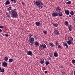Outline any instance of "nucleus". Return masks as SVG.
Masks as SVG:
<instances>
[{
  "label": "nucleus",
  "instance_id": "nucleus-1",
  "mask_svg": "<svg viewBox=\"0 0 75 75\" xmlns=\"http://www.w3.org/2000/svg\"><path fill=\"white\" fill-rule=\"evenodd\" d=\"M11 17L12 18H17L18 17V14L17 12L15 11L14 10L11 11Z\"/></svg>",
  "mask_w": 75,
  "mask_h": 75
},
{
  "label": "nucleus",
  "instance_id": "nucleus-2",
  "mask_svg": "<svg viewBox=\"0 0 75 75\" xmlns=\"http://www.w3.org/2000/svg\"><path fill=\"white\" fill-rule=\"evenodd\" d=\"M35 4L36 5H40V4H42V5H44V3H42V2H41L40 1H35Z\"/></svg>",
  "mask_w": 75,
  "mask_h": 75
},
{
  "label": "nucleus",
  "instance_id": "nucleus-3",
  "mask_svg": "<svg viewBox=\"0 0 75 75\" xmlns=\"http://www.w3.org/2000/svg\"><path fill=\"white\" fill-rule=\"evenodd\" d=\"M54 33L55 34L57 35H59V31H58V30H55L54 31Z\"/></svg>",
  "mask_w": 75,
  "mask_h": 75
},
{
  "label": "nucleus",
  "instance_id": "nucleus-4",
  "mask_svg": "<svg viewBox=\"0 0 75 75\" xmlns=\"http://www.w3.org/2000/svg\"><path fill=\"white\" fill-rule=\"evenodd\" d=\"M25 51L26 52H27L28 55L31 56V55H32V52H31V51H29L28 52L27 51Z\"/></svg>",
  "mask_w": 75,
  "mask_h": 75
},
{
  "label": "nucleus",
  "instance_id": "nucleus-5",
  "mask_svg": "<svg viewBox=\"0 0 75 75\" xmlns=\"http://www.w3.org/2000/svg\"><path fill=\"white\" fill-rule=\"evenodd\" d=\"M52 16L53 17H56L57 16H58V14L57 13L53 12L52 14Z\"/></svg>",
  "mask_w": 75,
  "mask_h": 75
},
{
  "label": "nucleus",
  "instance_id": "nucleus-6",
  "mask_svg": "<svg viewBox=\"0 0 75 75\" xmlns=\"http://www.w3.org/2000/svg\"><path fill=\"white\" fill-rule=\"evenodd\" d=\"M2 66L4 67H7V63L6 62H4L2 64Z\"/></svg>",
  "mask_w": 75,
  "mask_h": 75
},
{
  "label": "nucleus",
  "instance_id": "nucleus-7",
  "mask_svg": "<svg viewBox=\"0 0 75 75\" xmlns=\"http://www.w3.org/2000/svg\"><path fill=\"white\" fill-rule=\"evenodd\" d=\"M41 47L42 49H45L46 48V45L44 44H43L41 45Z\"/></svg>",
  "mask_w": 75,
  "mask_h": 75
},
{
  "label": "nucleus",
  "instance_id": "nucleus-8",
  "mask_svg": "<svg viewBox=\"0 0 75 75\" xmlns=\"http://www.w3.org/2000/svg\"><path fill=\"white\" fill-rule=\"evenodd\" d=\"M34 41V38H31L30 40H29V41L31 44L32 43V42H33Z\"/></svg>",
  "mask_w": 75,
  "mask_h": 75
},
{
  "label": "nucleus",
  "instance_id": "nucleus-9",
  "mask_svg": "<svg viewBox=\"0 0 75 75\" xmlns=\"http://www.w3.org/2000/svg\"><path fill=\"white\" fill-rule=\"evenodd\" d=\"M65 13L67 16H68L69 15V11L68 10H65L64 11Z\"/></svg>",
  "mask_w": 75,
  "mask_h": 75
},
{
  "label": "nucleus",
  "instance_id": "nucleus-10",
  "mask_svg": "<svg viewBox=\"0 0 75 75\" xmlns=\"http://www.w3.org/2000/svg\"><path fill=\"white\" fill-rule=\"evenodd\" d=\"M58 16H59V17H62V16H63V14H62V13L61 12L58 13Z\"/></svg>",
  "mask_w": 75,
  "mask_h": 75
},
{
  "label": "nucleus",
  "instance_id": "nucleus-11",
  "mask_svg": "<svg viewBox=\"0 0 75 75\" xmlns=\"http://www.w3.org/2000/svg\"><path fill=\"white\" fill-rule=\"evenodd\" d=\"M68 40H71V41H73L74 39L72 38V37H69L68 38Z\"/></svg>",
  "mask_w": 75,
  "mask_h": 75
},
{
  "label": "nucleus",
  "instance_id": "nucleus-12",
  "mask_svg": "<svg viewBox=\"0 0 75 75\" xmlns=\"http://www.w3.org/2000/svg\"><path fill=\"white\" fill-rule=\"evenodd\" d=\"M61 10V8L57 7L56 9V11H57V12H59Z\"/></svg>",
  "mask_w": 75,
  "mask_h": 75
},
{
  "label": "nucleus",
  "instance_id": "nucleus-13",
  "mask_svg": "<svg viewBox=\"0 0 75 75\" xmlns=\"http://www.w3.org/2000/svg\"><path fill=\"white\" fill-rule=\"evenodd\" d=\"M72 41H71V40H69L67 42V43L69 44V45H70L72 44Z\"/></svg>",
  "mask_w": 75,
  "mask_h": 75
},
{
  "label": "nucleus",
  "instance_id": "nucleus-14",
  "mask_svg": "<svg viewBox=\"0 0 75 75\" xmlns=\"http://www.w3.org/2000/svg\"><path fill=\"white\" fill-rule=\"evenodd\" d=\"M10 1L8 0H7L5 3V4L6 5H8V4H10Z\"/></svg>",
  "mask_w": 75,
  "mask_h": 75
},
{
  "label": "nucleus",
  "instance_id": "nucleus-15",
  "mask_svg": "<svg viewBox=\"0 0 75 75\" xmlns=\"http://www.w3.org/2000/svg\"><path fill=\"white\" fill-rule=\"evenodd\" d=\"M35 24L37 26H39L40 25V23L39 22H36L35 23Z\"/></svg>",
  "mask_w": 75,
  "mask_h": 75
},
{
  "label": "nucleus",
  "instance_id": "nucleus-16",
  "mask_svg": "<svg viewBox=\"0 0 75 75\" xmlns=\"http://www.w3.org/2000/svg\"><path fill=\"white\" fill-rule=\"evenodd\" d=\"M36 6H38V8H42V6L41 4H40V5H36Z\"/></svg>",
  "mask_w": 75,
  "mask_h": 75
},
{
  "label": "nucleus",
  "instance_id": "nucleus-17",
  "mask_svg": "<svg viewBox=\"0 0 75 75\" xmlns=\"http://www.w3.org/2000/svg\"><path fill=\"white\" fill-rule=\"evenodd\" d=\"M54 57H57L58 56V53L57 52H55L54 54Z\"/></svg>",
  "mask_w": 75,
  "mask_h": 75
},
{
  "label": "nucleus",
  "instance_id": "nucleus-18",
  "mask_svg": "<svg viewBox=\"0 0 75 75\" xmlns=\"http://www.w3.org/2000/svg\"><path fill=\"white\" fill-rule=\"evenodd\" d=\"M13 61V59H12L11 58L9 59V61L10 62H12Z\"/></svg>",
  "mask_w": 75,
  "mask_h": 75
},
{
  "label": "nucleus",
  "instance_id": "nucleus-19",
  "mask_svg": "<svg viewBox=\"0 0 75 75\" xmlns=\"http://www.w3.org/2000/svg\"><path fill=\"white\" fill-rule=\"evenodd\" d=\"M65 47L66 49H67L68 48V45L67 44L66 45H65Z\"/></svg>",
  "mask_w": 75,
  "mask_h": 75
},
{
  "label": "nucleus",
  "instance_id": "nucleus-20",
  "mask_svg": "<svg viewBox=\"0 0 75 75\" xmlns=\"http://www.w3.org/2000/svg\"><path fill=\"white\" fill-rule=\"evenodd\" d=\"M67 45V43H66V42H64L63 43V45L64 46V47H65V46Z\"/></svg>",
  "mask_w": 75,
  "mask_h": 75
},
{
  "label": "nucleus",
  "instance_id": "nucleus-21",
  "mask_svg": "<svg viewBox=\"0 0 75 75\" xmlns=\"http://www.w3.org/2000/svg\"><path fill=\"white\" fill-rule=\"evenodd\" d=\"M11 7H10L8 8V11H10L11 10Z\"/></svg>",
  "mask_w": 75,
  "mask_h": 75
},
{
  "label": "nucleus",
  "instance_id": "nucleus-22",
  "mask_svg": "<svg viewBox=\"0 0 75 75\" xmlns=\"http://www.w3.org/2000/svg\"><path fill=\"white\" fill-rule=\"evenodd\" d=\"M68 22L67 21H65V24L66 25H68Z\"/></svg>",
  "mask_w": 75,
  "mask_h": 75
},
{
  "label": "nucleus",
  "instance_id": "nucleus-23",
  "mask_svg": "<svg viewBox=\"0 0 75 75\" xmlns=\"http://www.w3.org/2000/svg\"><path fill=\"white\" fill-rule=\"evenodd\" d=\"M4 60L5 61H7L8 60V57H5L4 58Z\"/></svg>",
  "mask_w": 75,
  "mask_h": 75
},
{
  "label": "nucleus",
  "instance_id": "nucleus-24",
  "mask_svg": "<svg viewBox=\"0 0 75 75\" xmlns=\"http://www.w3.org/2000/svg\"><path fill=\"white\" fill-rule=\"evenodd\" d=\"M49 45L51 47H53L54 46V44L53 43H50V45Z\"/></svg>",
  "mask_w": 75,
  "mask_h": 75
},
{
  "label": "nucleus",
  "instance_id": "nucleus-25",
  "mask_svg": "<svg viewBox=\"0 0 75 75\" xmlns=\"http://www.w3.org/2000/svg\"><path fill=\"white\" fill-rule=\"evenodd\" d=\"M1 70V72H4V69H2Z\"/></svg>",
  "mask_w": 75,
  "mask_h": 75
},
{
  "label": "nucleus",
  "instance_id": "nucleus-26",
  "mask_svg": "<svg viewBox=\"0 0 75 75\" xmlns=\"http://www.w3.org/2000/svg\"><path fill=\"white\" fill-rule=\"evenodd\" d=\"M58 48L60 49H62V46H60V45H59L58 46Z\"/></svg>",
  "mask_w": 75,
  "mask_h": 75
},
{
  "label": "nucleus",
  "instance_id": "nucleus-27",
  "mask_svg": "<svg viewBox=\"0 0 75 75\" xmlns=\"http://www.w3.org/2000/svg\"><path fill=\"white\" fill-rule=\"evenodd\" d=\"M40 63L41 64H44V61H42V60H41L40 62Z\"/></svg>",
  "mask_w": 75,
  "mask_h": 75
},
{
  "label": "nucleus",
  "instance_id": "nucleus-28",
  "mask_svg": "<svg viewBox=\"0 0 75 75\" xmlns=\"http://www.w3.org/2000/svg\"><path fill=\"white\" fill-rule=\"evenodd\" d=\"M54 25L55 27H58V24L57 23H55Z\"/></svg>",
  "mask_w": 75,
  "mask_h": 75
},
{
  "label": "nucleus",
  "instance_id": "nucleus-29",
  "mask_svg": "<svg viewBox=\"0 0 75 75\" xmlns=\"http://www.w3.org/2000/svg\"><path fill=\"white\" fill-rule=\"evenodd\" d=\"M70 14L71 15H73V14H74V12L73 11H71Z\"/></svg>",
  "mask_w": 75,
  "mask_h": 75
},
{
  "label": "nucleus",
  "instance_id": "nucleus-30",
  "mask_svg": "<svg viewBox=\"0 0 75 75\" xmlns=\"http://www.w3.org/2000/svg\"><path fill=\"white\" fill-rule=\"evenodd\" d=\"M10 14H8L7 15V17H8V18H10L11 16H10Z\"/></svg>",
  "mask_w": 75,
  "mask_h": 75
},
{
  "label": "nucleus",
  "instance_id": "nucleus-31",
  "mask_svg": "<svg viewBox=\"0 0 75 75\" xmlns=\"http://www.w3.org/2000/svg\"><path fill=\"white\" fill-rule=\"evenodd\" d=\"M45 64L46 65H48V64H49V62L48 61L46 62Z\"/></svg>",
  "mask_w": 75,
  "mask_h": 75
},
{
  "label": "nucleus",
  "instance_id": "nucleus-32",
  "mask_svg": "<svg viewBox=\"0 0 75 75\" xmlns=\"http://www.w3.org/2000/svg\"><path fill=\"white\" fill-rule=\"evenodd\" d=\"M71 3V1H69L67 2L68 4H70Z\"/></svg>",
  "mask_w": 75,
  "mask_h": 75
},
{
  "label": "nucleus",
  "instance_id": "nucleus-33",
  "mask_svg": "<svg viewBox=\"0 0 75 75\" xmlns=\"http://www.w3.org/2000/svg\"><path fill=\"white\" fill-rule=\"evenodd\" d=\"M72 62L73 64H75V59H73L72 60Z\"/></svg>",
  "mask_w": 75,
  "mask_h": 75
},
{
  "label": "nucleus",
  "instance_id": "nucleus-34",
  "mask_svg": "<svg viewBox=\"0 0 75 75\" xmlns=\"http://www.w3.org/2000/svg\"><path fill=\"white\" fill-rule=\"evenodd\" d=\"M28 37L29 38H31V37H32V35H31V34L29 35Z\"/></svg>",
  "mask_w": 75,
  "mask_h": 75
},
{
  "label": "nucleus",
  "instance_id": "nucleus-35",
  "mask_svg": "<svg viewBox=\"0 0 75 75\" xmlns=\"http://www.w3.org/2000/svg\"><path fill=\"white\" fill-rule=\"evenodd\" d=\"M55 44L56 45L58 44V41H56Z\"/></svg>",
  "mask_w": 75,
  "mask_h": 75
},
{
  "label": "nucleus",
  "instance_id": "nucleus-36",
  "mask_svg": "<svg viewBox=\"0 0 75 75\" xmlns=\"http://www.w3.org/2000/svg\"><path fill=\"white\" fill-rule=\"evenodd\" d=\"M32 45H33V46H34V42H32V43H31Z\"/></svg>",
  "mask_w": 75,
  "mask_h": 75
},
{
  "label": "nucleus",
  "instance_id": "nucleus-37",
  "mask_svg": "<svg viewBox=\"0 0 75 75\" xmlns=\"http://www.w3.org/2000/svg\"><path fill=\"white\" fill-rule=\"evenodd\" d=\"M69 31H72V29H71V28H69Z\"/></svg>",
  "mask_w": 75,
  "mask_h": 75
},
{
  "label": "nucleus",
  "instance_id": "nucleus-38",
  "mask_svg": "<svg viewBox=\"0 0 75 75\" xmlns=\"http://www.w3.org/2000/svg\"><path fill=\"white\" fill-rule=\"evenodd\" d=\"M35 45H36V46H37V45H38V42H35Z\"/></svg>",
  "mask_w": 75,
  "mask_h": 75
},
{
  "label": "nucleus",
  "instance_id": "nucleus-39",
  "mask_svg": "<svg viewBox=\"0 0 75 75\" xmlns=\"http://www.w3.org/2000/svg\"><path fill=\"white\" fill-rule=\"evenodd\" d=\"M4 28V26H0V28Z\"/></svg>",
  "mask_w": 75,
  "mask_h": 75
},
{
  "label": "nucleus",
  "instance_id": "nucleus-40",
  "mask_svg": "<svg viewBox=\"0 0 75 75\" xmlns=\"http://www.w3.org/2000/svg\"><path fill=\"white\" fill-rule=\"evenodd\" d=\"M48 59L50 61H51V58L50 57H49L48 58Z\"/></svg>",
  "mask_w": 75,
  "mask_h": 75
},
{
  "label": "nucleus",
  "instance_id": "nucleus-41",
  "mask_svg": "<svg viewBox=\"0 0 75 75\" xmlns=\"http://www.w3.org/2000/svg\"><path fill=\"white\" fill-rule=\"evenodd\" d=\"M13 2L14 3H16L17 2V0H13Z\"/></svg>",
  "mask_w": 75,
  "mask_h": 75
},
{
  "label": "nucleus",
  "instance_id": "nucleus-42",
  "mask_svg": "<svg viewBox=\"0 0 75 75\" xmlns=\"http://www.w3.org/2000/svg\"><path fill=\"white\" fill-rule=\"evenodd\" d=\"M34 38H35L36 39H37V37L36 35H35L34 36Z\"/></svg>",
  "mask_w": 75,
  "mask_h": 75
},
{
  "label": "nucleus",
  "instance_id": "nucleus-43",
  "mask_svg": "<svg viewBox=\"0 0 75 75\" xmlns=\"http://www.w3.org/2000/svg\"><path fill=\"white\" fill-rule=\"evenodd\" d=\"M5 36L6 37H8V34H5Z\"/></svg>",
  "mask_w": 75,
  "mask_h": 75
},
{
  "label": "nucleus",
  "instance_id": "nucleus-44",
  "mask_svg": "<svg viewBox=\"0 0 75 75\" xmlns=\"http://www.w3.org/2000/svg\"><path fill=\"white\" fill-rule=\"evenodd\" d=\"M44 33H45V34H47V31H45L44 32Z\"/></svg>",
  "mask_w": 75,
  "mask_h": 75
},
{
  "label": "nucleus",
  "instance_id": "nucleus-45",
  "mask_svg": "<svg viewBox=\"0 0 75 75\" xmlns=\"http://www.w3.org/2000/svg\"><path fill=\"white\" fill-rule=\"evenodd\" d=\"M22 4H23V6H24V5H25V4H24V2H22Z\"/></svg>",
  "mask_w": 75,
  "mask_h": 75
},
{
  "label": "nucleus",
  "instance_id": "nucleus-46",
  "mask_svg": "<svg viewBox=\"0 0 75 75\" xmlns=\"http://www.w3.org/2000/svg\"><path fill=\"white\" fill-rule=\"evenodd\" d=\"M45 73H47L48 72V71H45Z\"/></svg>",
  "mask_w": 75,
  "mask_h": 75
},
{
  "label": "nucleus",
  "instance_id": "nucleus-47",
  "mask_svg": "<svg viewBox=\"0 0 75 75\" xmlns=\"http://www.w3.org/2000/svg\"><path fill=\"white\" fill-rule=\"evenodd\" d=\"M2 35H4H4H4V34L3 33H2Z\"/></svg>",
  "mask_w": 75,
  "mask_h": 75
},
{
  "label": "nucleus",
  "instance_id": "nucleus-48",
  "mask_svg": "<svg viewBox=\"0 0 75 75\" xmlns=\"http://www.w3.org/2000/svg\"><path fill=\"white\" fill-rule=\"evenodd\" d=\"M0 32H2V30L0 29Z\"/></svg>",
  "mask_w": 75,
  "mask_h": 75
},
{
  "label": "nucleus",
  "instance_id": "nucleus-49",
  "mask_svg": "<svg viewBox=\"0 0 75 75\" xmlns=\"http://www.w3.org/2000/svg\"><path fill=\"white\" fill-rule=\"evenodd\" d=\"M74 75H75V71L74 72Z\"/></svg>",
  "mask_w": 75,
  "mask_h": 75
},
{
  "label": "nucleus",
  "instance_id": "nucleus-50",
  "mask_svg": "<svg viewBox=\"0 0 75 75\" xmlns=\"http://www.w3.org/2000/svg\"><path fill=\"white\" fill-rule=\"evenodd\" d=\"M50 57H52V55H50Z\"/></svg>",
  "mask_w": 75,
  "mask_h": 75
},
{
  "label": "nucleus",
  "instance_id": "nucleus-51",
  "mask_svg": "<svg viewBox=\"0 0 75 75\" xmlns=\"http://www.w3.org/2000/svg\"><path fill=\"white\" fill-rule=\"evenodd\" d=\"M69 27H70V28H71V25H70Z\"/></svg>",
  "mask_w": 75,
  "mask_h": 75
},
{
  "label": "nucleus",
  "instance_id": "nucleus-52",
  "mask_svg": "<svg viewBox=\"0 0 75 75\" xmlns=\"http://www.w3.org/2000/svg\"><path fill=\"white\" fill-rule=\"evenodd\" d=\"M1 67H0V71H1Z\"/></svg>",
  "mask_w": 75,
  "mask_h": 75
},
{
  "label": "nucleus",
  "instance_id": "nucleus-53",
  "mask_svg": "<svg viewBox=\"0 0 75 75\" xmlns=\"http://www.w3.org/2000/svg\"><path fill=\"white\" fill-rule=\"evenodd\" d=\"M34 4H35V1H34Z\"/></svg>",
  "mask_w": 75,
  "mask_h": 75
},
{
  "label": "nucleus",
  "instance_id": "nucleus-54",
  "mask_svg": "<svg viewBox=\"0 0 75 75\" xmlns=\"http://www.w3.org/2000/svg\"><path fill=\"white\" fill-rule=\"evenodd\" d=\"M72 16L71 15H69V17H71Z\"/></svg>",
  "mask_w": 75,
  "mask_h": 75
},
{
  "label": "nucleus",
  "instance_id": "nucleus-55",
  "mask_svg": "<svg viewBox=\"0 0 75 75\" xmlns=\"http://www.w3.org/2000/svg\"><path fill=\"white\" fill-rule=\"evenodd\" d=\"M60 68H63V67H62V66H61V67H60Z\"/></svg>",
  "mask_w": 75,
  "mask_h": 75
},
{
  "label": "nucleus",
  "instance_id": "nucleus-56",
  "mask_svg": "<svg viewBox=\"0 0 75 75\" xmlns=\"http://www.w3.org/2000/svg\"><path fill=\"white\" fill-rule=\"evenodd\" d=\"M11 1H14V0H10Z\"/></svg>",
  "mask_w": 75,
  "mask_h": 75
},
{
  "label": "nucleus",
  "instance_id": "nucleus-57",
  "mask_svg": "<svg viewBox=\"0 0 75 75\" xmlns=\"http://www.w3.org/2000/svg\"><path fill=\"white\" fill-rule=\"evenodd\" d=\"M55 23H52V24H53V25H55Z\"/></svg>",
  "mask_w": 75,
  "mask_h": 75
},
{
  "label": "nucleus",
  "instance_id": "nucleus-58",
  "mask_svg": "<svg viewBox=\"0 0 75 75\" xmlns=\"http://www.w3.org/2000/svg\"><path fill=\"white\" fill-rule=\"evenodd\" d=\"M16 72H15V75H16Z\"/></svg>",
  "mask_w": 75,
  "mask_h": 75
},
{
  "label": "nucleus",
  "instance_id": "nucleus-59",
  "mask_svg": "<svg viewBox=\"0 0 75 75\" xmlns=\"http://www.w3.org/2000/svg\"><path fill=\"white\" fill-rule=\"evenodd\" d=\"M62 16H63V17H64V15H62Z\"/></svg>",
  "mask_w": 75,
  "mask_h": 75
},
{
  "label": "nucleus",
  "instance_id": "nucleus-60",
  "mask_svg": "<svg viewBox=\"0 0 75 75\" xmlns=\"http://www.w3.org/2000/svg\"><path fill=\"white\" fill-rule=\"evenodd\" d=\"M74 27L75 28V25L74 26Z\"/></svg>",
  "mask_w": 75,
  "mask_h": 75
}]
</instances>
